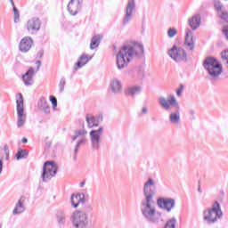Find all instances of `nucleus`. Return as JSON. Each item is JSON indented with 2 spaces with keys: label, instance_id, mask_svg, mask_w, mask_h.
<instances>
[{
  "label": "nucleus",
  "instance_id": "f257e3e1",
  "mask_svg": "<svg viewBox=\"0 0 228 228\" xmlns=\"http://www.w3.org/2000/svg\"><path fill=\"white\" fill-rule=\"evenodd\" d=\"M158 193L156 182L152 177H149L143 183L142 195L143 199L141 201V213L149 224H159L163 222V214L156 210L154 204V197Z\"/></svg>",
  "mask_w": 228,
  "mask_h": 228
},
{
  "label": "nucleus",
  "instance_id": "f03ea898",
  "mask_svg": "<svg viewBox=\"0 0 228 228\" xmlns=\"http://www.w3.org/2000/svg\"><path fill=\"white\" fill-rule=\"evenodd\" d=\"M144 53L145 50L143 48V45L142 44H138L135 46H123L116 55V64L118 70L126 69L133 58H142Z\"/></svg>",
  "mask_w": 228,
  "mask_h": 228
},
{
  "label": "nucleus",
  "instance_id": "7ed1b4c3",
  "mask_svg": "<svg viewBox=\"0 0 228 228\" xmlns=\"http://www.w3.org/2000/svg\"><path fill=\"white\" fill-rule=\"evenodd\" d=\"M159 104L165 110V111H171L172 107L174 106L175 111L169 114V122L171 124H179L181 122V106L175 96L170 95L167 100L165 97H160L159 99Z\"/></svg>",
  "mask_w": 228,
  "mask_h": 228
},
{
  "label": "nucleus",
  "instance_id": "20e7f679",
  "mask_svg": "<svg viewBox=\"0 0 228 228\" xmlns=\"http://www.w3.org/2000/svg\"><path fill=\"white\" fill-rule=\"evenodd\" d=\"M202 66L212 79L218 77V76L224 72L222 63H220V61H218V60L213 56L205 58Z\"/></svg>",
  "mask_w": 228,
  "mask_h": 228
},
{
  "label": "nucleus",
  "instance_id": "39448f33",
  "mask_svg": "<svg viewBox=\"0 0 228 228\" xmlns=\"http://www.w3.org/2000/svg\"><path fill=\"white\" fill-rule=\"evenodd\" d=\"M73 228H88L90 219L85 210H75L69 218Z\"/></svg>",
  "mask_w": 228,
  "mask_h": 228
},
{
  "label": "nucleus",
  "instance_id": "423d86ee",
  "mask_svg": "<svg viewBox=\"0 0 228 228\" xmlns=\"http://www.w3.org/2000/svg\"><path fill=\"white\" fill-rule=\"evenodd\" d=\"M204 220L207 224H215L218 219L224 216L222 212V207L218 201H215L211 208H208L203 212Z\"/></svg>",
  "mask_w": 228,
  "mask_h": 228
},
{
  "label": "nucleus",
  "instance_id": "0eeeda50",
  "mask_svg": "<svg viewBox=\"0 0 228 228\" xmlns=\"http://www.w3.org/2000/svg\"><path fill=\"white\" fill-rule=\"evenodd\" d=\"M58 174V164L54 161H46L43 166L41 179L43 183H48Z\"/></svg>",
  "mask_w": 228,
  "mask_h": 228
},
{
  "label": "nucleus",
  "instance_id": "6e6552de",
  "mask_svg": "<svg viewBox=\"0 0 228 228\" xmlns=\"http://www.w3.org/2000/svg\"><path fill=\"white\" fill-rule=\"evenodd\" d=\"M168 55L177 63L181 61H188V54L186 53V51L183 49V47H177L175 45H174L168 51Z\"/></svg>",
  "mask_w": 228,
  "mask_h": 228
},
{
  "label": "nucleus",
  "instance_id": "1a4fd4ad",
  "mask_svg": "<svg viewBox=\"0 0 228 228\" xmlns=\"http://www.w3.org/2000/svg\"><path fill=\"white\" fill-rule=\"evenodd\" d=\"M19 99L16 100V110L18 114L17 126L22 127L26 124V113H24V98L22 94H18Z\"/></svg>",
  "mask_w": 228,
  "mask_h": 228
},
{
  "label": "nucleus",
  "instance_id": "9d476101",
  "mask_svg": "<svg viewBox=\"0 0 228 228\" xmlns=\"http://www.w3.org/2000/svg\"><path fill=\"white\" fill-rule=\"evenodd\" d=\"M104 133V127L99 126L96 130H91L89 133L91 140V147L93 151H99L101 149V138Z\"/></svg>",
  "mask_w": 228,
  "mask_h": 228
},
{
  "label": "nucleus",
  "instance_id": "9b49d317",
  "mask_svg": "<svg viewBox=\"0 0 228 228\" xmlns=\"http://www.w3.org/2000/svg\"><path fill=\"white\" fill-rule=\"evenodd\" d=\"M82 129L79 130H75L74 132V135L71 136V140L72 142H76L77 140V138H79V136L81 137L76 146H75V155L77 154V151H79V147H81V145H83V143H85L86 142V134H88V132L86 130H85V122L82 123Z\"/></svg>",
  "mask_w": 228,
  "mask_h": 228
},
{
  "label": "nucleus",
  "instance_id": "f8f14e48",
  "mask_svg": "<svg viewBox=\"0 0 228 228\" xmlns=\"http://www.w3.org/2000/svg\"><path fill=\"white\" fill-rule=\"evenodd\" d=\"M25 28L29 35H37L42 28V20L38 17H32L27 21Z\"/></svg>",
  "mask_w": 228,
  "mask_h": 228
},
{
  "label": "nucleus",
  "instance_id": "ddd939ff",
  "mask_svg": "<svg viewBox=\"0 0 228 228\" xmlns=\"http://www.w3.org/2000/svg\"><path fill=\"white\" fill-rule=\"evenodd\" d=\"M157 206H159L160 209L167 211V213H170V211L175 208V200L160 197L157 200Z\"/></svg>",
  "mask_w": 228,
  "mask_h": 228
},
{
  "label": "nucleus",
  "instance_id": "4468645a",
  "mask_svg": "<svg viewBox=\"0 0 228 228\" xmlns=\"http://www.w3.org/2000/svg\"><path fill=\"white\" fill-rule=\"evenodd\" d=\"M136 10V3L134 0H128V3L126 7V13L123 17V24L126 26V24H129L131 22V20L133 19V12Z\"/></svg>",
  "mask_w": 228,
  "mask_h": 228
},
{
  "label": "nucleus",
  "instance_id": "2eb2a0df",
  "mask_svg": "<svg viewBox=\"0 0 228 228\" xmlns=\"http://www.w3.org/2000/svg\"><path fill=\"white\" fill-rule=\"evenodd\" d=\"M83 8V0H70L68 4V12L73 17L81 12Z\"/></svg>",
  "mask_w": 228,
  "mask_h": 228
},
{
  "label": "nucleus",
  "instance_id": "dca6fc26",
  "mask_svg": "<svg viewBox=\"0 0 228 228\" xmlns=\"http://www.w3.org/2000/svg\"><path fill=\"white\" fill-rule=\"evenodd\" d=\"M103 118L102 114H99L97 118H95V116L86 115V121L87 122V127H89V129H92V127H98Z\"/></svg>",
  "mask_w": 228,
  "mask_h": 228
},
{
  "label": "nucleus",
  "instance_id": "f3484780",
  "mask_svg": "<svg viewBox=\"0 0 228 228\" xmlns=\"http://www.w3.org/2000/svg\"><path fill=\"white\" fill-rule=\"evenodd\" d=\"M184 45L189 51L195 49V41H193V31L190 28L185 29Z\"/></svg>",
  "mask_w": 228,
  "mask_h": 228
},
{
  "label": "nucleus",
  "instance_id": "a211bd4d",
  "mask_svg": "<svg viewBox=\"0 0 228 228\" xmlns=\"http://www.w3.org/2000/svg\"><path fill=\"white\" fill-rule=\"evenodd\" d=\"M32 46L33 38H31L30 37H25L20 40L19 49L20 53H28Z\"/></svg>",
  "mask_w": 228,
  "mask_h": 228
},
{
  "label": "nucleus",
  "instance_id": "6ab92c4d",
  "mask_svg": "<svg viewBox=\"0 0 228 228\" xmlns=\"http://www.w3.org/2000/svg\"><path fill=\"white\" fill-rule=\"evenodd\" d=\"M92 60V56H88L86 53H82L78 61L74 65V72H77V70H79V69H83L86 63H88Z\"/></svg>",
  "mask_w": 228,
  "mask_h": 228
},
{
  "label": "nucleus",
  "instance_id": "aec40b11",
  "mask_svg": "<svg viewBox=\"0 0 228 228\" xmlns=\"http://www.w3.org/2000/svg\"><path fill=\"white\" fill-rule=\"evenodd\" d=\"M24 202H26V196H21L16 203L14 209L12 210V215H21V213H24V211H26Z\"/></svg>",
  "mask_w": 228,
  "mask_h": 228
},
{
  "label": "nucleus",
  "instance_id": "412c9836",
  "mask_svg": "<svg viewBox=\"0 0 228 228\" xmlns=\"http://www.w3.org/2000/svg\"><path fill=\"white\" fill-rule=\"evenodd\" d=\"M142 94V86H130L125 89V94L127 97L134 98L135 95Z\"/></svg>",
  "mask_w": 228,
  "mask_h": 228
},
{
  "label": "nucleus",
  "instance_id": "4be33fe9",
  "mask_svg": "<svg viewBox=\"0 0 228 228\" xmlns=\"http://www.w3.org/2000/svg\"><path fill=\"white\" fill-rule=\"evenodd\" d=\"M201 18L200 14H194L191 18L188 20V25L195 31V29H199L200 28Z\"/></svg>",
  "mask_w": 228,
  "mask_h": 228
},
{
  "label": "nucleus",
  "instance_id": "5701e85b",
  "mask_svg": "<svg viewBox=\"0 0 228 228\" xmlns=\"http://www.w3.org/2000/svg\"><path fill=\"white\" fill-rule=\"evenodd\" d=\"M110 90L115 95H118V94H120V92H122V82H120V80H118V78H113L110 84Z\"/></svg>",
  "mask_w": 228,
  "mask_h": 228
},
{
  "label": "nucleus",
  "instance_id": "b1692460",
  "mask_svg": "<svg viewBox=\"0 0 228 228\" xmlns=\"http://www.w3.org/2000/svg\"><path fill=\"white\" fill-rule=\"evenodd\" d=\"M37 108L41 111L45 112V115H49V113H51V106H49V103L47 102L45 97L39 98L37 102Z\"/></svg>",
  "mask_w": 228,
  "mask_h": 228
},
{
  "label": "nucleus",
  "instance_id": "393cba45",
  "mask_svg": "<svg viewBox=\"0 0 228 228\" xmlns=\"http://www.w3.org/2000/svg\"><path fill=\"white\" fill-rule=\"evenodd\" d=\"M34 74H35V69L30 67L28 70L22 76V80L26 86H31V85H33Z\"/></svg>",
  "mask_w": 228,
  "mask_h": 228
},
{
  "label": "nucleus",
  "instance_id": "a878e982",
  "mask_svg": "<svg viewBox=\"0 0 228 228\" xmlns=\"http://www.w3.org/2000/svg\"><path fill=\"white\" fill-rule=\"evenodd\" d=\"M56 220L59 227H65V224H67V213L64 210H58Z\"/></svg>",
  "mask_w": 228,
  "mask_h": 228
},
{
  "label": "nucleus",
  "instance_id": "bb28decb",
  "mask_svg": "<svg viewBox=\"0 0 228 228\" xmlns=\"http://www.w3.org/2000/svg\"><path fill=\"white\" fill-rule=\"evenodd\" d=\"M101 40H102V35H95L92 37L90 43V49L94 51V49H97L99 45H101Z\"/></svg>",
  "mask_w": 228,
  "mask_h": 228
},
{
  "label": "nucleus",
  "instance_id": "cd10ccee",
  "mask_svg": "<svg viewBox=\"0 0 228 228\" xmlns=\"http://www.w3.org/2000/svg\"><path fill=\"white\" fill-rule=\"evenodd\" d=\"M83 199H85V194H83L81 196V194H76V195H72L71 196V206H73V208H77V206H79V204H81V202H83Z\"/></svg>",
  "mask_w": 228,
  "mask_h": 228
},
{
  "label": "nucleus",
  "instance_id": "c85d7f7f",
  "mask_svg": "<svg viewBox=\"0 0 228 228\" xmlns=\"http://www.w3.org/2000/svg\"><path fill=\"white\" fill-rule=\"evenodd\" d=\"M29 153L26 150H20L16 153V159L19 161V159H26Z\"/></svg>",
  "mask_w": 228,
  "mask_h": 228
},
{
  "label": "nucleus",
  "instance_id": "c756f323",
  "mask_svg": "<svg viewBox=\"0 0 228 228\" xmlns=\"http://www.w3.org/2000/svg\"><path fill=\"white\" fill-rule=\"evenodd\" d=\"M65 85H67V80L65 77H62L59 82V92L60 94H63L65 90Z\"/></svg>",
  "mask_w": 228,
  "mask_h": 228
},
{
  "label": "nucleus",
  "instance_id": "7c9ffc66",
  "mask_svg": "<svg viewBox=\"0 0 228 228\" xmlns=\"http://www.w3.org/2000/svg\"><path fill=\"white\" fill-rule=\"evenodd\" d=\"M12 12L14 13V22L17 24V22L20 20V13L19 12V9H17V7H14Z\"/></svg>",
  "mask_w": 228,
  "mask_h": 228
},
{
  "label": "nucleus",
  "instance_id": "2f4dec72",
  "mask_svg": "<svg viewBox=\"0 0 228 228\" xmlns=\"http://www.w3.org/2000/svg\"><path fill=\"white\" fill-rule=\"evenodd\" d=\"M49 99L50 102L52 103L53 110H56L58 107V99H56L53 95H50Z\"/></svg>",
  "mask_w": 228,
  "mask_h": 228
},
{
  "label": "nucleus",
  "instance_id": "473e14b6",
  "mask_svg": "<svg viewBox=\"0 0 228 228\" xmlns=\"http://www.w3.org/2000/svg\"><path fill=\"white\" fill-rule=\"evenodd\" d=\"M175 35H177V29L174 28H168L167 36L169 38H174L175 37Z\"/></svg>",
  "mask_w": 228,
  "mask_h": 228
},
{
  "label": "nucleus",
  "instance_id": "72a5a7b5",
  "mask_svg": "<svg viewBox=\"0 0 228 228\" xmlns=\"http://www.w3.org/2000/svg\"><path fill=\"white\" fill-rule=\"evenodd\" d=\"M221 57L223 61H225V63L228 64V50H224L221 53Z\"/></svg>",
  "mask_w": 228,
  "mask_h": 228
},
{
  "label": "nucleus",
  "instance_id": "f704fd0d",
  "mask_svg": "<svg viewBox=\"0 0 228 228\" xmlns=\"http://www.w3.org/2000/svg\"><path fill=\"white\" fill-rule=\"evenodd\" d=\"M183 90H184V86L183 85H180V87L176 90L177 97H181V95L183 94Z\"/></svg>",
  "mask_w": 228,
  "mask_h": 228
},
{
  "label": "nucleus",
  "instance_id": "c9c22d12",
  "mask_svg": "<svg viewBox=\"0 0 228 228\" xmlns=\"http://www.w3.org/2000/svg\"><path fill=\"white\" fill-rule=\"evenodd\" d=\"M138 77L139 79H142L143 77H145V72L142 69H139Z\"/></svg>",
  "mask_w": 228,
  "mask_h": 228
},
{
  "label": "nucleus",
  "instance_id": "e433bc0d",
  "mask_svg": "<svg viewBox=\"0 0 228 228\" xmlns=\"http://www.w3.org/2000/svg\"><path fill=\"white\" fill-rule=\"evenodd\" d=\"M36 65H37V70H40V67L42 66V61H37Z\"/></svg>",
  "mask_w": 228,
  "mask_h": 228
},
{
  "label": "nucleus",
  "instance_id": "4c0bfd02",
  "mask_svg": "<svg viewBox=\"0 0 228 228\" xmlns=\"http://www.w3.org/2000/svg\"><path fill=\"white\" fill-rule=\"evenodd\" d=\"M189 113H190V115L192 117V120H195V110H191L189 111Z\"/></svg>",
  "mask_w": 228,
  "mask_h": 228
},
{
  "label": "nucleus",
  "instance_id": "58836bf2",
  "mask_svg": "<svg viewBox=\"0 0 228 228\" xmlns=\"http://www.w3.org/2000/svg\"><path fill=\"white\" fill-rule=\"evenodd\" d=\"M4 151L5 154L8 153V152H10V150L8 149V144H5V145L4 146Z\"/></svg>",
  "mask_w": 228,
  "mask_h": 228
},
{
  "label": "nucleus",
  "instance_id": "ea45409f",
  "mask_svg": "<svg viewBox=\"0 0 228 228\" xmlns=\"http://www.w3.org/2000/svg\"><path fill=\"white\" fill-rule=\"evenodd\" d=\"M37 56L39 58H42V56H44V50H40L38 53H37Z\"/></svg>",
  "mask_w": 228,
  "mask_h": 228
},
{
  "label": "nucleus",
  "instance_id": "a19ab883",
  "mask_svg": "<svg viewBox=\"0 0 228 228\" xmlns=\"http://www.w3.org/2000/svg\"><path fill=\"white\" fill-rule=\"evenodd\" d=\"M3 174V160L0 159V175Z\"/></svg>",
  "mask_w": 228,
  "mask_h": 228
},
{
  "label": "nucleus",
  "instance_id": "79ce46f5",
  "mask_svg": "<svg viewBox=\"0 0 228 228\" xmlns=\"http://www.w3.org/2000/svg\"><path fill=\"white\" fill-rule=\"evenodd\" d=\"M22 143H28V138L24 137L21 140Z\"/></svg>",
  "mask_w": 228,
  "mask_h": 228
},
{
  "label": "nucleus",
  "instance_id": "37998d69",
  "mask_svg": "<svg viewBox=\"0 0 228 228\" xmlns=\"http://www.w3.org/2000/svg\"><path fill=\"white\" fill-rule=\"evenodd\" d=\"M148 110L146 107H143L142 110V113H147Z\"/></svg>",
  "mask_w": 228,
  "mask_h": 228
},
{
  "label": "nucleus",
  "instance_id": "c03bdc74",
  "mask_svg": "<svg viewBox=\"0 0 228 228\" xmlns=\"http://www.w3.org/2000/svg\"><path fill=\"white\" fill-rule=\"evenodd\" d=\"M5 159L8 161V159H10V152L5 153Z\"/></svg>",
  "mask_w": 228,
  "mask_h": 228
},
{
  "label": "nucleus",
  "instance_id": "a18cd8bd",
  "mask_svg": "<svg viewBox=\"0 0 228 228\" xmlns=\"http://www.w3.org/2000/svg\"><path fill=\"white\" fill-rule=\"evenodd\" d=\"M10 1H11V4H12V9H13V8H16V7H15V3H13V0H10Z\"/></svg>",
  "mask_w": 228,
  "mask_h": 228
},
{
  "label": "nucleus",
  "instance_id": "49530a36",
  "mask_svg": "<svg viewBox=\"0 0 228 228\" xmlns=\"http://www.w3.org/2000/svg\"><path fill=\"white\" fill-rule=\"evenodd\" d=\"M87 209H88L89 211H93V210H94V208H92V206H88V207H87Z\"/></svg>",
  "mask_w": 228,
  "mask_h": 228
},
{
  "label": "nucleus",
  "instance_id": "de8ad7c7",
  "mask_svg": "<svg viewBox=\"0 0 228 228\" xmlns=\"http://www.w3.org/2000/svg\"><path fill=\"white\" fill-rule=\"evenodd\" d=\"M83 186H85V182L80 183V188H83Z\"/></svg>",
  "mask_w": 228,
  "mask_h": 228
},
{
  "label": "nucleus",
  "instance_id": "09e8293b",
  "mask_svg": "<svg viewBox=\"0 0 228 228\" xmlns=\"http://www.w3.org/2000/svg\"><path fill=\"white\" fill-rule=\"evenodd\" d=\"M198 191H199V193H202V189H200V186H199Z\"/></svg>",
  "mask_w": 228,
  "mask_h": 228
},
{
  "label": "nucleus",
  "instance_id": "8fccbe9b",
  "mask_svg": "<svg viewBox=\"0 0 228 228\" xmlns=\"http://www.w3.org/2000/svg\"><path fill=\"white\" fill-rule=\"evenodd\" d=\"M3 227V224H0V228H2Z\"/></svg>",
  "mask_w": 228,
  "mask_h": 228
}]
</instances>
